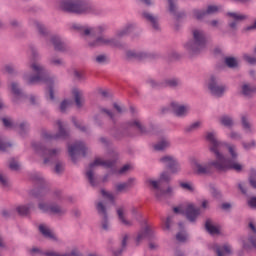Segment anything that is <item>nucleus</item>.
<instances>
[{
	"instance_id": "1",
	"label": "nucleus",
	"mask_w": 256,
	"mask_h": 256,
	"mask_svg": "<svg viewBox=\"0 0 256 256\" xmlns=\"http://www.w3.org/2000/svg\"><path fill=\"white\" fill-rule=\"evenodd\" d=\"M206 140L210 143L209 151L215 156V160L203 163L195 158L192 159V169L197 175H211L213 169L222 172L233 170L241 173L243 171V165L237 162L239 157L237 146L220 141L215 132H207Z\"/></svg>"
},
{
	"instance_id": "2",
	"label": "nucleus",
	"mask_w": 256,
	"mask_h": 256,
	"mask_svg": "<svg viewBox=\"0 0 256 256\" xmlns=\"http://www.w3.org/2000/svg\"><path fill=\"white\" fill-rule=\"evenodd\" d=\"M30 69L34 74H24L23 79L28 85H39L45 83L48 86V99L55 101V92L53 85H55V77H52L47 71V68L41 63L33 62L30 64Z\"/></svg>"
},
{
	"instance_id": "3",
	"label": "nucleus",
	"mask_w": 256,
	"mask_h": 256,
	"mask_svg": "<svg viewBox=\"0 0 256 256\" xmlns=\"http://www.w3.org/2000/svg\"><path fill=\"white\" fill-rule=\"evenodd\" d=\"M32 147L40 157H43V165H53L55 163L54 173L56 175H63L65 163L57 160L58 155L61 154V148L49 149L43 145V142H33Z\"/></svg>"
},
{
	"instance_id": "4",
	"label": "nucleus",
	"mask_w": 256,
	"mask_h": 256,
	"mask_svg": "<svg viewBox=\"0 0 256 256\" xmlns=\"http://www.w3.org/2000/svg\"><path fill=\"white\" fill-rule=\"evenodd\" d=\"M60 9L74 15H101L102 11L89 0H61Z\"/></svg>"
},
{
	"instance_id": "5",
	"label": "nucleus",
	"mask_w": 256,
	"mask_h": 256,
	"mask_svg": "<svg viewBox=\"0 0 256 256\" xmlns=\"http://www.w3.org/2000/svg\"><path fill=\"white\" fill-rule=\"evenodd\" d=\"M146 183L151 185V187L155 190L154 196L156 197L157 201H163V199H171V197L175 195L173 187L168 186L166 190L161 188L163 183H171V174H169L167 171L161 172L158 180L147 179Z\"/></svg>"
},
{
	"instance_id": "6",
	"label": "nucleus",
	"mask_w": 256,
	"mask_h": 256,
	"mask_svg": "<svg viewBox=\"0 0 256 256\" xmlns=\"http://www.w3.org/2000/svg\"><path fill=\"white\" fill-rule=\"evenodd\" d=\"M184 47L190 57L200 55L207 48V34L201 29H194L192 31V39Z\"/></svg>"
},
{
	"instance_id": "7",
	"label": "nucleus",
	"mask_w": 256,
	"mask_h": 256,
	"mask_svg": "<svg viewBox=\"0 0 256 256\" xmlns=\"http://www.w3.org/2000/svg\"><path fill=\"white\" fill-rule=\"evenodd\" d=\"M117 163V157L111 160H102L97 158L93 163H90L88 170L86 171V178L91 187L99 186V176L95 175V167H105V169H113Z\"/></svg>"
},
{
	"instance_id": "8",
	"label": "nucleus",
	"mask_w": 256,
	"mask_h": 256,
	"mask_svg": "<svg viewBox=\"0 0 256 256\" xmlns=\"http://www.w3.org/2000/svg\"><path fill=\"white\" fill-rule=\"evenodd\" d=\"M105 32L96 34L95 36H89V39L96 37L94 40H88V47L95 49L97 47H121V42L116 38H109L103 35Z\"/></svg>"
},
{
	"instance_id": "9",
	"label": "nucleus",
	"mask_w": 256,
	"mask_h": 256,
	"mask_svg": "<svg viewBox=\"0 0 256 256\" xmlns=\"http://www.w3.org/2000/svg\"><path fill=\"white\" fill-rule=\"evenodd\" d=\"M129 127H136V129H138V131H140L141 133H147V129L144 127L141 121L135 119L128 122L127 126H122L120 129H117L113 134L114 139L121 141V139L129 137Z\"/></svg>"
},
{
	"instance_id": "10",
	"label": "nucleus",
	"mask_w": 256,
	"mask_h": 256,
	"mask_svg": "<svg viewBox=\"0 0 256 256\" xmlns=\"http://www.w3.org/2000/svg\"><path fill=\"white\" fill-rule=\"evenodd\" d=\"M72 29L77 31L81 35V37H95V35H101V33H105L107 31L106 25H101L96 28H89L87 26H83L81 24L74 23L72 24Z\"/></svg>"
},
{
	"instance_id": "11",
	"label": "nucleus",
	"mask_w": 256,
	"mask_h": 256,
	"mask_svg": "<svg viewBox=\"0 0 256 256\" xmlns=\"http://www.w3.org/2000/svg\"><path fill=\"white\" fill-rule=\"evenodd\" d=\"M160 165H163L172 175H177V173L181 172V164L179 160L175 158L173 155H164L158 159Z\"/></svg>"
},
{
	"instance_id": "12",
	"label": "nucleus",
	"mask_w": 256,
	"mask_h": 256,
	"mask_svg": "<svg viewBox=\"0 0 256 256\" xmlns=\"http://www.w3.org/2000/svg\"><path fill=\"white\" fill-rule=\"evenodd\" d=\"M208 89L213 97H223L227 91V86L221 83V80L217 76H211L208 80Z\"/></svg>"
},
{
	"instance_id": "13",
	"label": "nucleus",
	"mask_w": 256,
	"mask_h": 256,
	"mask_svg": "<svg viewBox=\"0 0 256 256\" xmlns=\"http://www.w3.org/2000/svg\"><path fill=\"white\" fill-rule=\"evenodd\" d=\"M38 209L42 211V213H49L50 215H55L56 217H63L67 214V209L61 207V205L57 203H46L40 202L38 204Z\"/></svg>"
},
{
	"instance_id": "14",
	"label": "nucleus",
	"mask_w": 256,
	"mask_h": 256,
	"mask_svg": "<svg viewBox=\"0 0 256 256\" xmlns=\"http://www.w3.org/2000/svg\"><path fill=\"white\" fill-rule=\"evenodd\" d=\"M58 125V133L56 134H51L49 132H44L43 138L44 139H69L70 135V130L69 127H67V124H64L61 122V120H58L57 122Z\"/></svg>"
},
{
	"instance_id": "15",
	"label": "nucleus",
	"mask_w": 256,
	"mask_h": 256,
	"mask_svg": "<svg viewBox=\"0 0 256 256\" xmlns=\"http://www.w3.org/2000/svg\"><path fill=\"white\" fill-rule=\"evenodd\" d=\"M127 59L136 61H145V59H159V54L145 52V51H135V50H128L126 51Z\"/></svg>"
},
{
	"instance_id": "16",
	"label": "nucleus",
	"mask_w": 256,
	"mask_h": 256,
	"mask_svg": "<svg viewBox=\"0 0 256 256\" xmlns=\"http://www.w3.org/2000/svg\"><path fill=\"white\" fill-rule=\"evenodd\" d=\"M68 153L71 157L73 163H77V155H81L82 157H86L87 155V147L83 142H76L71 146H68Z\"/></svg>"
},
{
	"instance_id": "17",
	"label": "nucleus",
	"mask_w": 256,
	"mask_h": 256,
	"mask_svg": "<svg viewBox=\"0 0 256 256\" xmlns=\"http://www.w3.org/2000/svg\"><path fill=\"white\" fill-rule=\"evenodd\" d=\"M226 16L228 17V27H230L232 31H237V25H239L241 21H247V19H249L247 14H241L239 12H228Z\"/></svg>"
},
{
	"instance_id": "18",
	"label": "nucleus",
	"mask_w": 256,
	"mask_h": 256,
	"mask_svg": "<svg viewBox=\"0 0 256 256\" xmlns=\"http://www.w3.org/2000/svg\"><path fill=\"white\" fill-rule=\"evenodd\" d=\"M170 108L172 109V113L175 117H179L180 119H184L189 115V111H191V106L187 104H180L179 102H171Z\"/></svg>"
},
{
	"instance_id": "19",
	"label": "nucleus",
	"mask_w": 256,
	"mask_h": 256,
	"mask_svg": "<svg viewBox=\"0 0 256 256\" xmlns=\"http://www.w3.org/2000/svg\"><path fill=\"white\" fill-rule=\"evenodd\" d=\"M32 179L33 181H35V183H37V185L40 186V189L33 191L34 197H36V199H41V197H45V195H47V189H45V179L43 178V176L39 174H34L32 176Z\"/></svg>"
},
{
	"instance_id": "20",
	"label": "nucleus",
	"mask_w": 256,
	"mask_h": 256,
	"mask_svg": "<svg viewBox=\"0 0 256 256\" xmlns=\"http://www.w3.org/2000/svg\"><path fill=\"white\" fill-rule=\"evenodd\" d=\"M201 215V208L195 207L193 204H189L185 209V217L190 223H195L197 217Z\"/></svg>"
},
{
	"instance_id": "21",
	"label": "nucleus",
	"mask_w": 256,
	"mask_h": 256,
	"mask_svg": "<svg viewBox=\"0 0 256 256\" xmlns=\"http://www.w3.org/2000/svg\"><path fill=\"white\" fill-rule=\"evenodd\" d=\"M50 43H52L54 51H59L60 53H63L67 49V44L59 35H52L50 37Z\"/></svg>"
},
{
	"instance_id": "22",
	"label": "nucleus",
	"mask_w": 256,
	"mask_h": 256,
	"mask_svg": "<svg viewBox=\"0 0 256 256\" xmlns=\"http://www.w3.org/2000/svg\"><path fill=\"white\" fill-rule=\"evenodd\" d=\"M142 17L146 19L147 23L151 25L154 31H161V27L159 26V16L153 15L147 11H144L142 13Z\"/></svg>"
},
{
	"instance_id": "23",
	"label": "nucleus",
	"mask_w": 256,
	"mask_h": 256,
	"mask_svg": "<svg viewBox=\"0 0 256 256\" xmlns=\"http://www.w3.org/2000/svg\"><path fill=\"white\" fill-rule=\"evenodd\" d=\"M116 214L121 225H124V227H133V222L128 220L125 216V206L118 207L116 209Z\"/></svg>"
},
{
	"instance_id": "24",
	"label": "nucleus",
	"mask_w": 256,
	"mask_h": 256,
	"mask_svg": "<svg viewBox=\"0 0 256 256\" xmlns=\"http://www.w3.org/2000/svg\"><path fill=\"white\" fill-rule=\"evenodd\" d=\"M163 83L164 89L167 87H169L170 89H179V87L183 85V82L177 77L166 78L163 80Z\"/></svg>"
},
{
	"instance_id": "25",
	"label": "nucleus",
	"mask_w": 256,
	"mask_h": 256,
	"mask_svg": "<svg viewBox=\"0 0 256 256\" xmlns=\"http://www.w3.org/2000/svg\"><path fill=\"white\" fill-rule=\"evenodd\" d=\"M33 209H35V203L33 202L16 207V211L21 217H27Z\"/></svg>"
},
{
	"instance_id": "26",
	"label": "nucleus",
	"mask_w": 256,
	"mask_h": 256,
	"mask_svg": "<svg viewBox=\"0 0 256 256\" xmlns=\"http://www.w3.org/2000/svg\"><path fill=\"white\" fill-rule=\"evenodd\" d=\"M30 25H32V27L36 28L40 37L45 38L49 35V30H47V27H45V25H43L41 22H39L37 20H31Z\"/></svg>"
},
{
	"instance_id": "27",
	"label": "nucleus",
	"mask_w": 256,
	"mask_h": 256,
	"mask_svg": "<svg viewBox=\"0 0 256 256\" xmlns=\"http://www.w3.org/2000/svg\"><path fill=\"white\" fill-rule=\"evenodd\" d=\"M145 83H146L147 87H150V89H155V90L164 89L163 80H157L153 77H148L145 80Z\"/></svg>"
},
{
	"instance_id": "28",
	"label": "nucleus",
	"mask_w": 256,
	"mask_h": 256,
	"mask_svg": "<svg viewBox=\"0 0 256 256\" xmlns=\"http://www.w3.org/2000/svg\"><path fill=\"white\" fill-rule=\"evenodd\" d=\"M218 121L220 125L226 127L227 129H233V127L235 126V121L233 120V117L227 114L220 116Z\"/></svg>"
},
{
	"instance_id": "29",
	"label": "nucleus",
	"mask_w": 256,
	"mask_h": 256,
	"mask_svg": "<svg viewBox=\"0 0 256 256\" xmlns=\"http://www.w3.org/2000/svg\"><path fill=\"white\" fill-rule=\"evenodd\" d=\"M169 4V11L171 15H174L176 19H183L185 17V12H179L177 4L175 3V0H168Z\"/></svg>"
},
{
	"instance_id": "30",
	"label": "nucleus",
	"mask_w": 256,
	"mask_h": 256,
	"mask_svg": "<svg viewBox=\"0 0 256 256\" xmlns=\"http://www.w3.org/2000/svg\"><path fill=\"white\" fill-rule=\"evenodd\" d=\"M241 125H242V129H243L244 133H246V135L253 134V124H251L247 115L241 116Z\"/></svg>"
},
{
	"instance_id": "31",
	"label": "nucleus",
	"mask_w": 256,
	"mask_h": 256,
	"mask_svg": "<svg viewBox=\"0 0 256 256\" xmlns=\"http://www.w3.org/2000/svg\"><path fill=\"white\" fill-rule=\"evenodd\" d=\"M96 211L98 215L102 217H109V213L107 212V202L98 201L95 203Z\"/></svg>"
},
{
	"instance_id": "32",
	"label": "nucleus",
	"mask_w": 256,
	"mask_h": 256,
	"mask_svg": "<svg viewBox=\"0 0 256 256\" xmlns=\"http://www.w3.org/2000/svg\"><path fill=\"white\" fill-rule=\"evenodd\" d=\"M170 147L171 141L169 140V138L166 137L162 138L154 145L155 151H165V149H169Z\"/></svg>"
},
{
	"instance_id": "33",
	"label": "nucleus",
	"mask_w": 256,
	"mask_h": 256,
	"mask_svg": "<svg viewBox=\"0 0 256 256\" xmlns=\"http://www.w3.org/2000/svg\"><path fill=\"white\" fill-rule=\"evenodd\" d=\"M39 231L43 235V237H45L46 239H51L52 241H57V236H55V234H53V232H51V230L49 228H47V226H45L43 224L40 225Z\"/></svg>"
},
{
	"instance_id": "34",
	"label": "nucleus",
	"mask_w": 256,
	"mask_h": 256,
	"mask_svg": "<svg viewBox=\"0 0 256 256\" xmlns=\"http://www.w3.org/2000/svg\"><path fill=\"white\" fill-rule=\"evenodd\" d=\"M72 93L74 95V100L76 103V107H78V109H81V107H83V92H81V90L74 88L72 90Z\"/></svg>"
},
{
	"instance_id": "35",
	"label": "nucleus",
	"mask_w": 256,
	"mask_h": 256,
	"mask_svg": "<svg viewBox=\"0 0 256 256\" xmlns=\"http://www.w3.org/2000/svg\"><path fill=\"white\" fill-rule=\"evenodd\" d=\"M255 91H256L255 86H253L249 83H245L242 85L241 93H242V95H244V97H251V95H253V93H255Z\"/></svg>"
},
{
	"instance_id": "36",
	"label": "nucleus",
	"mask_w": 256,
	"mask_h": 256,
	"mask_svg": "<svg viewBox=\"0 0 256 256\" xmlns=\"http://www.w3.org/2000/svg\"><path fill=\"white\" fill-rule=\"evenodd\" d=\"M48 63L52 67H65V60L57 56H51L50 58H48Z\"/></svg>"
},
{
	"instance_id": "37",
	"label": "nucleus",
	"mask_w": 256,
	"mask_h": 256,
	"mask_svg": "<svg viewBox=\"0 0 256 256\" xmlns=\"http://www.w3.org/2000/svg\"><path fill=\"white\" fill-rule=\"evenodd\" d=\"M224 63L229 67V69H237V67H239V60L233 56L225 57Z\"/></svg>"
},
{
	"instance_id": "38",
	"label": "nucleus",
	"mask_w": 256,
	"mask_h": 256,
	"mask_svg": "<svg viewBox=\"0 0 256 256\" xmlns=\"http://www.w3.org/2000/svg\"><path fill=\"white\" fill-rule=\"evenodd\" d=\"M205 229L210 233V235H219V228L212 224L211 219L206 220Z\"/></svg>"
},
{
	"instance_id": "39",
	"label": "nucleus",
	"mask_w": 256,
	"mask_h": 256,
	"mask_svg": "<svg viewBox=\"0 0 256 256\" xmlns=\"http://www.w3.org/2000/svg\"><path fill=\"white\" fill-rule=\"evenodd\" d=\"M139 233H142V237H144V239H148L149 241H151V239H153V230L151 229V226L146 225L144 228H142Z\"/></svg>"
},
{
	"instance_id": "40",
	"label": "nucleus",
	"mask_w": 256,
	"mask_h": 256,
	"mask_svg": "<svg viewBox=\"0 0 256 256\" xmlns=\"http://www.w3.org/2000/svg\"><path fill=\"white\" fill-rule=\"evenodd\" d=\"M128 241H129L128 234H123L122 240H121V248L114 252V256H119V255H121V253H123L124 249H126V247H127Z\"/></svg>"
},
{
	"instance_id": "41",
	"label": "nucleus",
	"mask_w": 256,
	"mask_h": 256,
	"mask_svg": "<svg viewBox=\"0 0 256 256\" xmlns=\"http://www.w3.org/2000/svg\"><path fill=\"white\" fill-rule=\"evenodd\" d=\"M2 123L6 129H17V124L13 122V118L11 117L2 118Z\"/></svg>"
},
{
	"instance_id": "42",
	"label": "nucleus",
	"mask_w": 256,
	"mask_h": 256,
	"mask_svg": "<svg viewBox=\"0 0 256 256\" xmlns=\"http://www.w3.org/2000/svg\"><path fill=\"white\" fill-rule=\"evenodd\" d=\"M29 129L30 125L27 121H23L18 125V133H20L22 136L27 135V133H29Z\"/></svg>"
},
{
	"instance_id": "43",
	"label": "nucleus",
	"mask_w": 256,
	"mask_h": 256,
	"mask_svg": "<svg viewBox=\"0 0 256 256\" xmlns=\"http://www.w3.org/2000/svg\"><path fill=\"white\" fill-rule=\"evenodd\" d=\"M11 147H13V144L8 142L7 139H5V137L0 135V151L5 152L8 149H11Z\"/></svg>"
},
{
	"instance_id": "44",
	"label": "nucleus",
	"mask_w": 256,
	"mask_h": 256,
	"mask_svg": "<svg viewBox=\"0 0 256 256\" xmlns=\"http://www.w3.org/2000/svg\"><path fill=\"white\" fill-rule=\"evenodd\" d=\"M11 91L16 97H25V93H23V90L19 88V84L17 82H13L11 84Z\"/></svg>"
},
{
	"instance_id": "45",
	"label": "nucleus",
	"mask_w": 256,
	"mask_h": 256,
	"mask_svg": "<svg viewBox=\"0 0 256 256\" xmlns=\"http://www.w3.org/2000/svg\"><path fill=\"white\" fill-rule=\"evenodd\" d=\"M216 254L218 256L229 255V254H231V247L227 246V245H224L223 247H217Z\"/></svg>"
},
{
	"instance_id": "46",
	"label": "nucleus",
	"mask_w": 256,
	"mask_h": 256,
	"mask_svg": "<svg viewBox=\"0 0 256 256\" xmlns=\"http://www.w3.org/2000/svg\"><path fill=\"white\" fill-rule=\"evenodd\" d=\"M192 15L195 19H198V21H201V19H204V17H207V11L206 10L194 9L192 11Z\"/></svg>"
},
{
	"instance_id": "47",
	"label": "nucleus",
	"mask_w": 256,
	"mask_h": 256,
	"mask_svg": "<svg viewBox=\"0 0 256 256\" xmlns=\"http://www.w3.org/2000/svg\"><path fill=\"white\" fill-rule=\"evenodd\" d=\"M134 181L135 179L129 178L128 182L116 185V191H118V193H121V191H125V189H127V187H129Z\"/></svg>"
},
{
	"instance_id": "48",
	"label": "nucleus",
	"mask_w": 256,
	"mask_h": 256,
	"mask_svg": "<svg viewBox=\"0 0 256 256\" xmlns=\"http://www.w3.org/2000/svg\"><path fill=\"white\" fill-rule=\"evenodd\" d=\"M201 125V121H196L192 123L190 126L186 127L185 131L186 133H193V131H197V129H200Z\"/></svg>"
},
{
	"instance_id": "49",
	"label": "nucleus",
	"mask_w": 256,
	"mask_h": 256,
	"mask_svg": "<svg viewBox=\"0 0 256 256\" xmlns=\"http://www.w3.org/2000/svg\"><path fill=\"white\" fill-rule=\"evenodd\" d=\"M101 227L103 231H109V229H111V224L109 223V216H104L101 218Z\"/></svg>"
},
{
	"instance_id": "50",
	"label": "nucleus",
	"mask_w": 256,
	"mask_h": 256,
	"mask_svg": "<svg viewBox=\"0 0 256 256\" xmlns=\"http://www.w3.org/2000/svg\"><path fill=\"white\" fill-rule=\"evenodd\" d=\"M100 113H105L109 119L112 120L113 123H117V118H115V113L106 108H100Z\"/></svg>"
},
{
	"instance_id": "51",
	"label": "nucleus",
	"mask_w": 256,
	"mask_h": 256,
	"mask_svg": "<svg viewBox=\"0 0 256 256\" xmlns=\"http://www.w3.org/2000/svg\"><path fill=\"white\" fill-rule=\"evenodd\" d=\"M101 195H102L103 199H107L110 203L115 202V196H113V193H110V192L106 191L105 189H102Z\"/></svg>"
},
{
	"instance_id": "52",
	"label": "nucleus",
	"mask_w": 256,
	"mask_h": 256,
	"mask_svg": "<svg viewBox=\"0 0 256 256\" xmlns=\"http://www.w3.org/2000/svg\"><path fill=\"white\" fill-rule=\"evenodd\" d=\"M9 168L12 171H19L21 169V165L19 164V161L15 160V158H12L9 162Z\"/></svg>"
},
{
	"instance_id": "53",
	"label": "nucleus",
	"mask_w": 256,
	"mask_h": 256,
	"mask_svg": "<svg viewBox=\"0 0 256 256\" xmlns=\"http://www.w3.org/2000/svg\"><path fill=\"white\" fill-rule=\"evenodd\" d=\"M229 139H231L232 141H241V139H243V135H241V133L236 132V131H231L228 134Z\"/></svg>"
},
{
	"instance_id": "54",
	"label": "nucleus",
	"mask_w": 256,
	"mask_h": 256,
	"mask_svg": "<svg viewBox=\"0 0 256 256\" xmlns=\"http://www.w3.org/2000/svg\"><path fill=\"white\" fill-rule=\"evenodd\" d=\"M242 147L245 151H251V149H255L256 141L252 140L251 142H242Z\"/></svg>"
},
{
	"instance_id": "55",
	"label": "nucleus",
	"mask_w": 256,
	"mask_h": 256,
	"mask_svg": "<svg viewBox=\"0 0 256 256\" xmlns=\"http://www.w3.org/2000/svg\"><path fill=\"white\" fill-rule=\"evenodd\" d=\"M242 58L246 61V63H249V65H256V57L251 56L247 53L243 54Z\"/></svg>"
},
{
	"instance_id": "56",
	"label": "nucleus",
	"mask_w": 256,
	"mask_h": 256,
	"mask_svg": "<svg viewBox=\"0 0 256 256\" xmlns=\"http://www.w3.org/2000/svg\"><path fill=\"white\" fill-rule=\"evenodd\" d=\"M215 13H219V6L209 5L206 9V15H215Z\"/></svg>"
},
{
	"instance_id": "57",
	"label": "nucleus",
	"mask_w": 256,
	"mask_h": 256,
	"mask_svg": "<svg viewBox=\"0 0 256 256\" xmlns=\"http://www.w3.org/2000/svg\"><path fill=\"white\" fill-rule=\"evenodd\" d=\"M72 123L75 125L76 129H79V131H82V133H87V127L82 126L81 122L77 121V118H72Z\"/></svg>"
},
{
	"instance_id": "58",
	"label": "nucleus",
	"mask_w": 256,
	"mask_h": 256,
	"mask_svg": "<svg viewBox=\"0 0 256 256\" xmlns=\"http://www.w3.org/2000/svg\"><path fill=\"white\" fill-rule=\"evenodd\" d=\"M0 185L1 187H9V178L3 173H0Z\"/></svg>"
},
{
	"instance_id": "59",
	"label": "nucleus",
	"mask_w": 256,
	"mask_h": 256,
	"mask_svg": "<svg viewBox=\"0 0 256 256\" xmlns=\"http://www.w3.org/2000/svg\"><path fill=\"white\" fill-rule=\"evenodd\" d=\"M180 187L185 191H190V193H193L195 191V188L193 187V185H191V183H188V182H181Z\"/></svg>"
},
{
	"instance_id": "60",
	"label": "nucleus",
	"mask_w": 256,
	"mask_h": 256,
	"mask_svg": "<svg viewBox=\"0 0 256 256\" xmlns=\"http://www.w3.org/2000/svg\"><path fill=\"white\" fill-rule=\"evenodd\" d=\"M135 29H137V24L135 23H128L124 27V30H126V33H128V35H131V33L135 31Z\"/></svg>"
},
{
	"instance_id": "61",
	"label": "nucleus",
	"mask_w": 256,
	"mask_h": 256,
	"mask_svg": "<svg viewBox=\"0 0 256 256\" xmlns=\"http://www.w3.org/2000/svg\"><path fill=\"white\" fill-rule=\"evenodd\" d=\"M249 183H250L251 187L256 189V171L255 170L251 171V174L249 177Z\"/></svg>"
},
{
	"instance_id": "62",
	"label": "nucleus",
	"mask_w": 256,
	"mask_h": 256,
	"mask_svg": "<svg viewBox=\"0 0 256 256\" xmlns=\"http://www.w3.org/2000/svg\"><path fill=\"white\" fill-rule=\"evenodd\" d=\"M5 71L8 72L9 75H15L17 68H15L13 64H8L5 66Z\"/></svg>"
},
{
	"instance_id": "63",
	"label": "nucleus",
	"mask_w": 256,
	"mask_h": 256,
	"mask_svg": "<svg viewBox=\"0 0 256 256\" xmlns=\"http://www.w3.org/2000/svg\"><path fill=\"white\" fill-rule=\"evenodd\" d=\"M29 49L33 59H39V51L37 48L34 45H30Z\"/></svg>"
},
{
	"instance_id": "64",
	"label": "nucleus",
	"mask_w": 256,
	"mask_h": 256,
	"mask_svg": "<svg viewBox=\"0 0 256 256\" xmlns=\"http://www.w3.org/2000/svg\"><path fill=\"white\" fill-rule=\"evenodd\" d=\"M9 25L13 28V29H17L19 27H21V21L17 20V19H11L9 21Z\"/></svg>"
}]
</instances>
